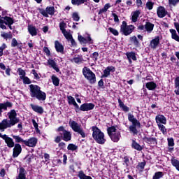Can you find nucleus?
<instances>
[{
  "mask_svg": "<svg viewBox=\"0 0 179 179\" xmlns=\"http://www.w3.org/2000/svg\"><path fill=\"white\" fill-rule=\"evenodd\" d=\"M7 115L10 120L3 119L1 122H0V131H1V132H3L6 128H10L11 127L16 125V124H19L20 121L17 117V113L15 109L8 112Z\"/></svg>",
  "mask_w": 179,
  "mask_h": 179,
  "instance_id": "f257e3e1",
  "label": "nucleus"
},
{
  "mask_svg": "<svg viewBox=\"0 0 179 179\" xmlns=\"http://www.w3.org/2000/svg\"><path fill=\"white\" fill-rule=\"evenodd\" d=\"M92 138L94 139L95 142L99 145H104V143H106V137L104 136V133H103V131H101V130L96 127H92Z\"/></svg>",
  "mask_w": 179,
  "mask_h": 179,
  "instance_id": "f03ea898",
  "label": "nucleus"
},
{
  "mask_svg": "<svg viewBox=\"0 0 179 179\" xmlns=\"http://www.w3.org/2000/svg\"><path fill=\"white\" fill-rule=\"evenodd\" d=\"M108 134L113 142H118L121 138V134L114 127L108 128Z\"/></svg>",
  "mask_w": 179,
  "mask_h": 179,
  "instance_id": "7ed1b4c3",
  "label": "nucleus"
},
{
  "mask_svg": "<svg viewBox=\"0 0 179 179\" xmlns=\"http://www.w3.org/2000/svg\"><path fill=\"white\" fill-rule=\"evenodd\" d=\"M69 125L74 132H77V134L81 135L82 138H86V134L83 131V129H82L80 124L75 121H70Z\"/></svg>",
  "mask_w": 179,
  "mask_h": 179,
  "instance_id": "20e7f679",
  "label": "nucleus"
},
{
  "mask_svg": "<svg viewBox=\"0 0 179 179\" xmlns=\"http://www.w3.org/2000/svg\"><path fill=\"white\" fill-rule=\"evenodd\" d=\"M83 73L86 79L91 83H96V75L89 69L87 67H85L83 69Z\"/></svg>",
  "mask_w": 179,
  "mask_h": 179,
  "instance_id": "39448f33",
  "label": "nucleus"
},
{
  "mask_svg": "<svg viewBox=\"0 0 179 179\" xmlns=\"http://www.w3.org/2000/svg\"><path fill=\"white\" fill-rule=\"evenodd\" d=\"M134 26L133 25H127V22L123 21L120 27V31L124 36H129L132 31H134Z\"/></svg>",
  "mask_w": 179,
  "mask_h": 179,
  "instance_id": "423d86ee",
  "label": "nucleus"
},
{
  "mask_svg": "<svg viewBox=\"0 0 179 179\" xmlns=\"http://www.w3.org/2000/svg\"><path fill=\"white\" fill-rule=\"evenodd\" d=\"M39 12L45 17H48V15H52L55 13V8L53 6L47 7L45 10L40 8Z\"/></svg>",
  "mask_w": 179,
  "mask_h": 179,
  "instance_id": "0eeeda50",
  "label": "nucleus"
},
{
  "mask_svg": "<svg viewBox=\"0 0 179 179\" xmlns=\"http://www.w3.org/2000/svg\"><path fill=\"white\" fill-rule=\"evenodd\" d=\"M78 39L80 44H87V43L89 44H93V39H92L90 35H87L85 38L82 36V35H78Z\"/></svg>",
  "mask_w": 179,
  "mask_h": 179,
  "instance_id": "6e6552de",
  "label": "nucleus"
},
{
  "mask_svg": "<svg viewBox=\"0 0 179 179\" xmlns=\"http://www.w3.org/2000/svg\"><path fill=\"white\" fill-rule=\"evenodd\" d=\"M29 87L31 97H36L41 89L38 85H30Z\"/></svg>",
  "mask_w": 179,
  "mask_h": 179,
  "instance_id": "1a4fd4ad",
  "label": "nucleus"
},
{
  "mask_svg": "<svg viewBox=\"0 0 179 179\" xmlns=\"http://www.w3.org/2000/svg\"><path fill=\"white\" fill-rule=\"evenodd\" d=\"M159 44H160V36H156L151 40L149 47L152 50H156V48L159 47Z\"/></svg>",
  "mask_w": 179,
  "mask_h": 179,
  "instance_id": "9d476101",
  "label": "nucleus"
},
{
  "mask_svg": "<svg viewBox=\"0 0 179 179\" xmlns=\"http://www.w3.org/2000/svg\"><path fill=\"white\" fill-rule=\"evenodd\" d=\"M24 143L26 146H29V148H34V146L37 145V138L34 137L31 138L28 141H24Z\"/></svg>",
  "mask_w": 179,
  "mask_h": 179,
  "instance_id": "9b49d317",
  "label": "nucleus"
},
{
  "mask_svg": "<svg viewBox=\"0 0 179 179\" xmlns=\"http://www.w3.org/2000/svg\"><path fill=\"white\" fill-rule=\"evenodd\" d=\"M155 121L159 125V124H164V125H166L167 124V120L166 119V117L163 115H158L155 117Z\"/></svg>",
  "mask_w": 179,
  "mask_h": 179,
  "instance_id": "f8f14e48",
  "label": "nucleus"
},
{
  "mask_svg": "<svg viewBox=\"0 0 179 179\" xmlns=\"http://www.w3.org/2000/svg\"><path fill=\"white\" fill-rule=\"evenodd\" d=\"M20 153H22V145L20 144H15L13 148V157H17Z\"/></svg>",
  "mask_w": 179,
  "mask_h": 179,
  "instance_id": "ddd939ff",
  "label": "nucleus"
},
{
  "mask_svg": "<svg viewBox=\"0 0 179 179\" xmlns=\"http://www.w3.org/2000/svg\"><path fill=\"white\" fill-rule=\"evenodd\" d=\"M81 111H90L94 108V105L93 103H84L80 106Z\"/></svg>",
  "mask_w": 179,
  "mask_h": 179,
  "instance_id": "4468645a",
  "label": "nucleus"
},
{
  "mask_svg": "<svg viewBox=\"0 0 179 179\" xmlns=\"http://www.w3.org/2000/svg\"><path fill=\"white\" fill-rule=\"evenodd\" d=\"M3 139L5 140V142L8 148H13L15 146V142H13V140L11 138L8 137L6 134H4Z\"/></svg>",
  "mask_w": 179,
  "mask_h": 179,
  "instance_id": "2eb2a0df",
  "label": "nucleus"
},
{
  "mask_svg": "<svg viewBox=\"0 0 179 179\" xmlns=\"http://www.w3.org/2000/svg\"><path fill=\"white\" fill-rule=\"evenodd\" d=\"M144 27L147 33L150 34L152 33V31H153V29H155V24H152V22H145Z\"/></svg>",
  "mask_w": 179,
  "mask_h": 179,
  "instance_id": "dca6fc26",
  "label": "nucleus"
},
{
  "mask_svg": "<svg viewBox=\"0 0 179 179\" xmlns=\"http://www.w3.org/2000/svg\"><path fill=\"white\" fill-rule=\"evenodd\" d=\"M157 13L159 17H164L167 15V11H166L164 7L160 6L157 8Z\"/></svg>",
  "mask_w": 179,
  "mask_h": 179,
  "instance_id": "f3484780",
  "label": "nucleus"
},
{
  "mask_svg": "<svg viewBox=\"0 0 179 179\" xmlns=\"http://www.w3.org/2000/svg\"><path fill=\"white\" fill-rule=\"evenodd\" d=\"M115 68L114 66H108L103 71V78H108L110 76V72H114Z\"/></svg>",
  "mask_w": 179,
  "mask_h": 179,
  "instance_id": "a211bd4d",
  "label": "nucleus"
},
{
  "mask_svg": "<svg viewBox=\"0 0 179 179\" xmlns=\"http://www.w3.org/2000/svg\"><path fill=\"white\" fill-rule=\"evenodd\" d=\"M31 107L35 113H38V114H43L44 113V109L41 106H38L37 105L31 104Z\"/></svg>",
  "mask_w": 179,
  "mask_h": 179,
  "instance_id": "6ab92c4d",
  "label": "nucleus"
},
{
  "mask_svg": "<svg viewBox=\"0 0 179 179\" xmlns=\"http://www.w3.org/2000/svg\"><path fill=\"white\" fill-rule=\"evenodd\" d=\"M35 98L37 99L38 100H41L42 101H44V100L47 99V94H45V92L40 90V91L38 92V94L35 96Z\"/></svg>",
  "mask_w": 179,
  "mask_h": 179,
  "instance_id": "aec40b11",
  "label": "nucleus"
},
{
  "mask_svg": "<svg viewBox=\"0 0 179 179\" xmlns=\"http://www.w3.org/2000/svg\"><path fill=\"white\" fill-rule=\"evenodd\" d=\"M141 15V10H136V11L131 13V20L134 23L138 22V17Z\"/></svg>",
  "mask_w": 179,
  "mask_h": 179,
  "instance_id": "412c9836",
  "label": "nucleus"
},
{
  "mask_svg": "<svg viewBox=\"0 0 179 179\" xmlns=\"http://www.w3.org/2000/svg\"><path fill=\"white\" fill-rule=\"evenodd\" d=\"M128 120L130 121V122H132L133 125H138V127H141V123L138 122V120L134 117V115L129 114L128 115Z\"/></svg>",
  "mask_w": 179,
  "mask_h": 179,
  "instance_id": "4be33fe9",
  "label": "nucleus"
},
{
  "mask_svg": "<svg viewBox=\"0 0 179 179\" xmlns=\"http://www.w3.org/2000/svg\"><path fill=\"white\" fill-rule=\"evenodd\" d=\"M48 64L51 66V68H53L56 72H59V69L57 66V63L51 59L48 60Z\"/></svg>",
  "mask_w": 179,
  "mask_h": 179,
  "instance_id": "5701e85b",
  "label": "nucleus"
},
{
  "mask_svg": "<svg viewBox=\"0 0 179 179\" xmlns=\"http://www.w3.org/2000/svg\"><path fill=\"white\" fill-rule=\"evenodd\" d=\"M126 55L130 64H132V60L136 61V56L135 55V53L134 52H127Z\"/></svg>",
  "mask_w": 179,
  "mask_h": 179,
  "instance_id": "b1692460",
  "label": "nucleus"
},
{
  "mask_svg": "<svg viewBox=\"0 0 179 179\" xmlns=\"http://www.w3.org/2000/svg\"><path fill=\"white\" fill-rule=\"evenodd\" d=\"M62 135H63V139L66 142L71 141V139L72 138V134H71V132L66 130L64 131V134Z\"/></svg>",
  "mask_w": 179,
  "mask_h": 179,
  "instance_id": "393cba45",
  "label": "nucleus"
},
{
  "mask_svg": "<svg viewBox=\"0 0 179 179\" xmlns=\"http://www.w3.org/2000/svg\"><path fill=\"white\" fill-rule=\"evenodd\" d=\"M55 47L57 52H64V45H62V44L58 42V41H56L55 42Z\"/></svg>",
  "mask_w": 179,
  "mask_h": 179,
  "instance_id": "a878e982",
  "label": "nucleus"
},
{
  "mask_svg": "<svg viewBox=\"0 0 179 179\" xmlns=\"http://www.w3.org/2000/svg\"><path fill=\"white\" fill-rule=\"evenodd\" d=\"M28 31L31 36H37V29L34 26L29 25Z\"/></svg>",
  "mask_w": 179,
  "mask_h": 179,
  "instance_id": "bb28decb",
  "label": "nucleus"
},
{
  "mask_svg": "<svg viewBox=\"0 0 179 179\" xmlns=\"http://www.w3.org/2000/svg\"><path fill=\"white\" fill-rule=\"evenodd\" d=\"M4 19L6 20L5 24L8 26L9 29L12 30V24L13 23V20L8 16H6Z\"/></svg>",
  "mask_w": 179,
  "mask_h": 179,
  "instance_id": "cd10ccee",
  "label": "nucleus"
},
{
  "mask_svg": "<svg viewBox=\"0 0 179 179\" xmlns=\"http://www.w3.org/2000/svg\"><path fill=\"white\" fill-rule=\"evenodd\" d=\"M111 8V5H110L109 3L105 4L104 7L103 8H101L98 13V15H102V13H106L108 9Z\"/></svg>",
  "mask_w": 179,
  "mask_h": 179,
  "instance_id": "c85d7f7f",
  "label": "nucleus"
},
{
  "mask_svg": "<svg viewBox=\"0 0 179 179\" xmlns=\"http://www.w3.org/2000/svg\"><path fill=\"white\" fill-rule=\"evenodd\" d=\"M68 100H69V103L70 104H73V106H74V107H76V108H79V106L78 105V103H76V101H75V98H73V96H69L67 97Z\"/></svg>",
  "mask_w": 179,
  "mask_h": 179,
  "instance_id": "c756f323",
  "label": "nucleus"
},
{
  "mask_svg": "<svg viewBox=\"0 0 179 179\" xmlns=\"http://www.w3.org/2000/svg\"><path fill=\"white\" fill-rule=\"evenodd\" d=\"M8 107L10 108L12 107V103L6 102L5 103H0V110H8Z\"/></svg>",
  "mask_w": 179,
  "mask_h": 179,
  "instance_id": "7c9ffc66",
  "label": "nucleus"
},
{
  "mask_svg": "<svg viewBox=\"0 0 179 179\" xmlns=\"http://www.w3.org/2000/svg\"><path fill=\"white\" fill-rule=\"evenodd\" d=\"M118 103H119L120 107L123 110V111H125V112L129 111V108L125 106V104H124V102H122L121 99H118Z\"/></svg>",
  "mask_w": 179,
  "mask_h": 179,
  "instance_id": "2f4dec72",
  "label": "nucleus"
},
{
  "mask_svg": "<svg viewBox=\"0 0 179 179\" xmlns=\"http://www.w3.org/2000/svg\"><path fill=\"white\" fill-rule=\"evenodd\" d=\"M145 86L148 90H155L156 89V83L153 82L147 83Z\"/></svg>",
  "mask_w": 179,
  "mask_h": 179,
  "instance_id": "473e14b6",
  "label": "nucleus"
},
{
  "mask_svg": "<svg viewBox=\"0 0 179 179\" xmlns=\"http://www.w3.org/2000/svg\"><path fill=\"white\" fill-rule=\"evenodd\" d=\"M170 32L171 33V36L173 40L179 42V36L177 35V31L176 29H170Z\"/></svg>",
  "mask_w": 179,
  "mask_h": 179,
  "instance_id": "72a5a7b5",
  "label": "nucleus"
},
{
  "mask_svg": "<svg viewBox=\"0 0 179 179\" xmlns=\"http://www.w3.org/2000/svg\"><path fill=\"white\" fill-rule=\"evenodd\" d=\"M132 142V148H134V149H136V150L141 151L142 150V149H143V148L141 146V145H139L138 143H136L134 140H133Z\"/></svg>",
  "mask_w": 179,
  "mask_h": 179,
  "instance_id": "f704fd0d",
  "label": "nucleus"
},
{
  "mask_svg": "<svg viewBox=\"0 0 179 179\" xmlns=\"http://www.w3.org/2000/svg\"><path fill=\"white\" fill-rule=\"evenodd\" d=\"M175 87L176 89H177V90H175V93L178 96L179 95V77H177L175 79Z\"/></svg>",
  "mask_w": 179,
  "mask_h": 179,
  "instance_id": "c9c22d12",
  "label": "nucleus"
},
{
  "mask_svg": "<svg viewBox=\"0 0 179 179\" xmlns=\"http://www.w3.org/2000/svg\"><path fill=\"white\" fill-rule=\"evenodd\" d=\"M78 177L80 179H92L90 176H86V174H85L82 171L79 172Z\"/></svg>",
  "mask_w": 179,
  "mask_h": 179,
  "instance_id": "e433bc0d",
  "label": "nucleus"
},
{
  "mask_svg": "<svg viewBox=\"0 0 179 179\" xmlns=\"http://www.w3.org/2000/svg\"><path fill=\"white\" fill-rule=\"evenodd\" d=\"M84 2H87V0H71V3L73 5H82Z\"/></svg>",
  "mask_w": 179,
  "mask_h": 179,
  "instance_id": "4c0bfd02",
  "label": "nucleus"
},
{
  "mask_svg": "<svg viewBox=\"0 0 179 179\" xmlns=\"http://www.w3.org/2000/svg\"><path fill=\"white\" fill-rule=\"evenodd\" d=\"M137 126L139 127L138 124H133L129 127L130 132H132V134H134V135L138 134V130L136 129Z\"/></svg>",
  "mask_w": 179,
  "mask_h": 179,
  "instance_id": "58836bf2",
  "label": "nucleus"
},
{
  "mask_svg": "<svg viewBox=\"0 0 179 179\" xmlns=\"http://www.w3.org/2000/svg\"><path fill=\"white\" fill-rule=\"evenodd\" d=\"M17 72L20 75V79H23L26 76V71H24V70L22 69L21 68L17 69Z\"/></svg>",
  "mask_w": 179,
  "mask_h": 179,
  "instance_id": "ea45409f",
  "label": "nucleus"
},
{
  "mask_svg": "<svg viewBox=\"0 0 179 179\" xmlns=\"http://www.w3.org/2000/svg\"><path fill=\"white\" fill-rule=\"evenodd\" d=\"M52 83H53V85H55V86L59 85V79H58V78H57L55 76H52Z\"/></svg>",
  "mask_w": 179,
  "mask_h": 179,
  "instance_id": "a19ab883",
  "label": "nucleus"
},
{
  "mask_svg": "<svg viewBox=\"0 0 179 179\" xmlns=\"http://www.w3.org/2000/svg\"><path fill=\"white\" fill-rule=\"evenodd\" d=\"M147 142L150 145H157V142L156 141V138H148Z\"/></svg>",
  "mask_w": 179,
  "mask_h": 179,
  "instance_id": "79ce46f5",
  "label": "nucleus"
},
{
  "mask_svg": "<svg viewBox=\"0 0 179 179\" xmlns=\"http://www.w3.org/2000/svg\"><path fill=\"white\" fill-rule=\"evenodd\" d=\"M159 129L161 130V131L162 132V134H164V135L165 134H167V129H166V127H164V125L162 124H157Z\"/></svg>",
  "mask_w": 179,
  "mask_h": 179,
  "instance_id": "37998d69",
  "label": "nucleus"
},
{
  "mask_svg": "<svg viewBox=\"0 0 179 179\" xmlns=\"http://www.w3.org/2000/svg\"><path fill=\"white\" fill-rule=\"evenodd\" d=\"M145 166H146V162H141L137 165V169L140 171H143V169H145Z\"/></svg>",
  "mask_w": 179,
  "mask_h": 179,
  "instance_id": "c03bdc74",
  "label": "nucleus"
},
{
  "mask_svg": "<svg viewBox=\"0 0 179 179\" xmlns=\"http://www.w3.org/2000/svg\"><path fill=\"white\" fill-rule=\"evenodd\" d=\"M1 36L3 37V38H5V40H8V38H12V34H8L6 32H1Z\"/></svg>",
  "mask_w": 179,
  "mask_h": 179,
  "instance_id": "a18cd8bd",
  "label": "nucleus"
},
{
  "mask_svg": "<svg viewBox=\"0 0 179 179\" xmlns=\"http://www.w3.org/2000/svg\"><path fill=\"white\" fill-rule=\"evenodd\" d=\"M13 139L15 140V142H17V143H20V142H23V143H24V142L26 141L23 140V138H20V136H13Z\"/></svg>",
  "mask_w": 179,
  "mask_h": 179,
  "instance_id": "49530a36",
  "label": "nucleus"
},
{
  "mask_svg": "<svg viewBox=\"0 0 179 179\" xmlns=\"http://www.w3.org/2000/svg\"><path fill=\"white\" fill-rule=\"evenodd\" d=\"M68 150H72V152L78 149V146L75 144H69L67 147Z\"/></svg>",
  "mask_w": 179,
  "mask_h": 179,
  "instance_id": "de8ad7c7",
  "label": "nucleus"
},
{
  "mask_svg": "<svg viewBox=\"0 0 179 179\" xmlns=\"http://www.w3.org/2000/svg\"><path fill=\"white\" fill-rule=\"evenodd\" d=\"M130 41L134 44V45H139V41H138L136 36H134L131 37Z\"/></svg>",
  "mask_w": 179,
  "mask_h": 179,
  "instance_id": "09e8293b",
  "label": "nucleus"
},
{
  "mask_svg": "<svg viewBox=\"0 0 179 179\" xmlns=\"http://www.w3.org/2000/svg\"><path fill=\"white\" fill-rule=\"evenodd\" d=\"M163 177V172H157L155 173L152 179H159Z\"/></svg>",
  "mask_w": 179,
  "mask_h": 179,
  "instance_id": "8fccbe9b",
  "label": "nucleus"
},
{
  "mask_svg": "<svg viewBox=\"0 0 179 179\" xmlns=\"http://www.w3.org/2000/svg\"><path fill=\"white\" fill-rule=\"evenodd\" d=\"M72 18L75 22H79L80 17H79V14H78V13H73L72 15Z\"/></svg>",
  "mask_w": 179,
  "mask_h": 179,
  "instance_id": "3c124183",
  "label": "nucleus"
},
{
  "mask_svg": "<svg viewBox=\"0 0 179 179\" xmlns=\"http://www.w3.org/2000/svg\"><path fill=\"white\" fill-rule=\"evenodd\" d=\"M64 37L66 38V40H69L70 38H72V34H71L69 32L64 31V32H62Z\"/></svg>",
  "mask_w": 179,
  "mask_h": 179,
  "instance_id": "603ef678",
  "label": "nucleus"
},
{
  "mask_svg": "<svg viewBox=\"0 0 179 179\" xmlns=\"http://www.w3.org/2000/svg\"><path fill=\"white\" fill-rule=\"evenodd\" d=\"M153 5L154 3L152 1H148L146 3L147 9H149V10H152L153 9Z\"/></svg>",
  "mask_w": 179,
  "mask_h": 179,
  "instance_id": "864d4df0",
  "label": "nucleus"
},
{
  "mask_svg": "<svg viewBox=\"0 0 179 179\" xmlns=\"http://www.w3.org/2000/svg\"><path fill=\"white\" fill-rule=\"evenodd\" d=\"M11 47H19V43L16 38H13L11 41Z\"/></svg>",
  "mask_w": 179,
  "mask_h": 179,
  "instance_id": "5fc2aeb1",
  "label": "nucleus"
},
{
  "mask_svg": "<svg viewBox=\"0 0 179 179\" xmlns=\"http://www.w3.org/2000/svg\"><path fill=\"white\" fill-rule=\"evenodd\" d=\"M108 30L110 33H112V34H113L114 36H118V31H117V29H113L112 27H109Z\"/></svg>",
  "mask_w": 179,
  "mask_h": 179,
  "instance_id": "6e6d98bb",
  "label": "nucleus"
},
{
  "mask_svg": "<svg viewBox=\"0 0 179 179\" xmlns=\"http://www.w3.org/2000/svg\"><path fill=\"white\" fill-rule=\"evenodd\" d=\"M6 48V45L5 43H3L2 45L0 47V57H2L3 55V50Z\"/></svg>",
  "mask_w": 179,
  "mask_h": 179,
  "instance_id": "4d7b16f0",
  "label": "nucleus"
},
{
  "mask_svg": "<svg viewBox=\"0 0 179 179\" xmlns=\"http://www.w3.org/2000/svg\"><path fill=\"white\" fill-rule=\"evenodd\" d=\"M72 62H75V64H79V62H82V59L80 57H74L71 59Z\"/></svg>",
  "mask_w": 179,
  "mask_h": 179,
  "instance_id": "13d9d810",
  "label": "nucleus"
},
{
  "mask_svg": "<svg viewBox=\"0 0 179 179\" xmlns=\"http://www.w3.org/2000/svg\"><path fill=\"white\" fill-rule=\"evenodd\" d=\"M23 80V83L25 85H30L31 82H30V79L27 77H24L23 78H21Z\"/></svg>",
  "mask_w": 179,
  "mask_h": 179,
  "instance_id": "bf43d9fd",
  "label": "nucleus"
},
{
  "mask_svg": "<svg viewBox=\"0 0 179 179\" xmlns=\"http://www.w3.org/2000/svg\"><path fill=\"white\" fill-rule=\"evenodd\" d=\"M92 59H94V61H97V59L99 58V52H94L92 54Z\"/></svg>",
  "mask_w": 179,
  "mask_h": 179,
  "instance_id": "052dcab7",
  "label": "nucleus"
},
{
  "mask_svg": "<svg viewBox=\"0 0 179 179\" xmlns=\"http://www.w3.org/2000/svg\"><path fill=\"white\" fill-rule=\"evenodd\" d=\"M179 0H169V3L170 5H173V6H176L177 3H178Z\"/></svg>",
  "mask_w": 179,
  "mask_h": 179,
  "instance_id": "680f3d73",
  "label": "nucleus"
},
{
  "mask_svg": "<svg viewBox=\"0 0 179 179\" xmlns=\"http://www.w3.org/2000/svg\"><path fill=\"white\" fill-rule=\"evenodd\" d=\"M169 146H174V139L173 138H168Z\"/></svg>",
  "mask_w": 179,
  "mask_h": 179,
  "instance_id": "e2e57ef3",
  "label": "nucleus"
},
{
  "mask_svg": "<svg viewBox=\"0 0 179 179\" xmlns=\"http://www.w3.org/2000/svg\"><path fill=\"white\" fill-rule=\"evenodd\" d=\"M59 27H60V30L62 31V33L66 31V30L65 29V23L64 22L60 23Z\"/></svg>",
  "mask_w": 179,
  "mask_h": 179,
  "instance_id": "0e129e2a",
  "label": "nucleus"
},
{
  "mask_svg": "<svg viewBox=\"0 0 179 179\" xmlns=\"http://www.w3.org/2000/svg\"><path fill=\"white\" fill-rule=\"evenodd\" d=\"M112 16H113L115 22H120V19H118V15H117V14L112 13Z\"/></svg>",
  "mask_w": 179,
  "mask_h": 179,
  "instance_id": "69168bd1",
  "label": "nucleus"
},
{
  "mask_svg": "<svg viewBox=\"0 0 179 179\" xmlns=\"http://www.w3.org/2000/svg\"><path fill=\"white\" fill-rule=\"evenodd\" d=\"M64 131H66V130L64 129V127H60L58 128V131L62 132L60 133V135H62Z\"/></svg>",
  "mask_w": 179,
  "mask_h": 179,
  "instance_id": "338daca9",
  "label": "nucleus"
},
{
  "mask_svg": "<svg viewBox=\"0 0 179 179\" xmlns=\"http://www.w3.org/2000/svg\"><path fill=\"white\" fill-rule=\"evenodd\" d=\"M5 22H6V20H5V17L0 15V24H5Z\"/></svg>",
  "mask_w": 179,
  "mask_h": 179,
  "instance_id": "774afa93",
  "label": "nucleus"
}]
</instances>
